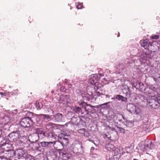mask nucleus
Returning a JSON list of instances; mask_svg holds the SVG:
<instances>
[{
    "label": "nucleus",
    "mask_w": 160,
    "mask_h": 160,
    "mask_svg": "<svg viewBox=\"0 0 160 160\" xmlns=\"http://www.w3.org/2000/svg\"><path fill=\"white\" fill-rule=\"evenodd\" d=\"M138 97L141 100H143L144 102L145 101L144 100H145L147 105L153 109H157L160 106V96L158 97L156 99L151 98V97H148L146 99L141 95H138Z\"/></svg>",
    "instance_id": "obj_1"
},
{
    "label": "nucleus",
    "mask_w": 160,
    "mask_h": 160,
    "mask_svg": "<svg viewBox=\"0 0 160 160\" xmlns=\"http://www.w3.org/2000/svg\"><path fill=\"white\" fill-rule=\"evenodd\" d=\"M152 57V52L149 54L144 53L143 54L139 59L134 60V62L135 65L138 67L140 66L143 63L146 64L147 65H149L150 64L149 59H151Z\"/></svg>",
    "instance_id": "obj_2"
},
{
    "label": "nucleus",
    "mask_w": 160,
    "mask_h": 160,
    "mask_svg": "<svg viewBox=\"0 0 160 160\" xmlns=\"http://www.w3.org/2000/svg\"><path fill=\"white\" fill-rule=\"evenodd\" d=\"M16 110L14 111L9 110L6 111L4 113V116L1 118V120H2V122L6 124L14 118L16 116Z\"/></svg>",
    "instance_id": "obj_3"
},
{
    "label": "nucleus",
    "mask_w": 160,
    "mask_h": 160,
    "mask_svg": "<svg viewBox=\"0 0 160 160\" xmlns=\"http://www.w3.org/2000/svg\"><path fill=\"white\" fill-rule=\"evenodd\" d=\"M128 110L131 113L134 114H138L141 112V109L134 105L130 103L129 104L127 107Z\"/></svg>",
    "instance_id": "obj_4"
},
{
    "label": "nucleus",
    "mask_w": 160,
    "mask_h": 160,
    "mask_svg": "<svg viewBox=\"0 0 160 160\" xmlns=\"http://www.w3.org/2000/svg\"><path fill=\"white\" fill-rule=\"evenodd\" d=\"M12 145L9 141L4 140L0 143V150L2 149L5 151L11 150Z\"/></svg>",
    "instance_id": "obj_5"
},
{
    "label": "nucleus",
    "mask_w": 160,
    "mask_h": 160,
    "mask_svg": "<svg viewBox=\"0 0 160 160\" xmlns=\"http://www.w3.org/2000/svg\"><path fill=\"white\" fill-rule=\"evenodd\" d=\"M20 124L24 128L29 127L32 125V121L30 118L26 117L21 120Z\"/></svg>",
    "instance_id": "obj_6"
},
{
    "label": "nucleus",
    "mask_w": 160,
    "mask_h": 160,
    "mask_svg": "<svg viewBox=\"0 0 160 160\" xmlns=\"http://www.w3.org/2000/svg\"><path fill=\"white\" fill-rule=\"evenodd\" d=\"M73 152L77 155L82 154L83 151L82 144L80 143H75L73 148Z\"/></svg>",
    "instance_id": "obj_7"
},
{
    "label": "nucleus",
    "mask_w": 160,
    "mask_h": 160,
    "mask_svg": "<svg viewBox=\"0 0 160 160\" xmlns=\"http://www.w3.org/2000/svg\"><path fill=\"white\" fill-rule=\"evenodd\" d=\"M4 154L2 156H0V158L10 159L14 156V152L12 150L4 151Z\"/></svg>",
    "instance_id": "obj_8"
},
{
    "label": "nucleus",
    "mask_w": 160,
    "mask_h": 160,
    "mask_svg": "<svg viewBox=\"0 0 160 160\" xmlns=\"http://www.w3.org/2000/svg\"><path fill=\"white\" fill-rule=\"evenodd\" d=\"M20 136L19 131L12 132L9 135V140L11 142H15L18 139H19Z\"/></svg>",
    "instance_id": "obj_9"
},
{
    "label": "nucleus",
    "mask_w": 160,
    "mask_h": 160,
    "mask_svg": "<svg viewBox=\"0 0 160 160\" xmlns=\"http://www.w3.org/2000/svg\"><path fill=\"white\" fill-rule=\"evenodd\" d=\"M123 150L120 148L115 149L114 151L113 159L115 160H118L123 153Z\"/></svg>",
    "instance_id": "obj_10"
},
{
    "label": "nucleus",
    "mask_w": 160,
    "mask_h": 160,
    "mask_svg": "<svg viewBox=\"0 0 160 160\" xmlns=\"http://www.w3.org/2000/svg\"><path fill=\"white\" fill-rule=\"evenodd\" d=\"M144 93L147 95H150L149 97H154V96L157 94V92L155 91L154 89L150 88H147L144 89Z\"/></svg>",
    "instance_id": "obj_11"
},
{
    "label": "nucleus",
    "mask_w": 160,
    "mask_h": 160,
    "mask_svg": "<svg viewBox=\"0 0 160 160\" xmlns=\"http://www.w3.org/2000/svg\"><path fill=\"white\" fill-rule=\"evenodd\" d=\"M138 149H140L143 152H147L148 151V144L147 141H145L144 143L141 142L138 144L137 148Z\"/></svg>",
    "instance_id": "obj_12"
},
{
    "label": "nucleus",
    "mask_w": 160,
    "mask_h": 160,
    "mask_svg": "<svg viewBox=\"0 0 160 160\" xmlns=\"http://www.w3.org/2000/svg\"><path fill=\"white\" fill-rule=\"evenodd\" d=\"M141 46L145 49L149 50L152 46V43L148 41V40L146 39L141 41Z\"/></svg>",
    "instance_id": "obj_13"
},
{
    "label": "nucleus",
    "mask_w": 160,
    "mask_h": 160,
    "mask_svg": "<svg viewBox=\"0 0 160 160\" xmlns=\"http://www.w3.org/2000/svg\"><path fill=\"white\" fill-rule=\"evenodd\" d=\"M15 153L18 157L19 159L22 157L24 158L27 154V152H25L21 149L17 150L15 152Z\"/></svg>",
    "instance_id": "obj_14"
},
{
    "label": "nucleus",
    "mask_w": 160,
    "mask_h": 160,
    "mask_svg": "<svg viewBox=\"0 0 160 160\" xmlns=\"http://www.w3.org/2000/svg\"><path fill=\"white\" fill-rule=\"evenodd\" d=\"M97 74H92L89 79V82L92 85L96 84L97 82L98 78Z\"/></svg>",
    "instance_id": "obj_15"
},
{
    "label": "nucleus",
    "mask_w": 160,
    "mask_h": 160,
    "mask_svg": "<svg viewBox=\"0 0 160 160\" xmlns=\"http://www.w3.org/2000/svg\"><path fill=\"white\" fill-rule=\"evenodd\" d=\"M61 139L62 141H56L57 142H59L60 143V144H57V146H59L58 147H57V148H60L61 146L63 147L65 145H66L68 143L69 140L67 138H61Z\"/></svg>",
    "instance_id": "obj_16"
},
{
    "label": "nucleus",
    "mask_w": 160,
    "mask_h": 160,
    "mask_svg": "<svg viewBox=\"0 0 160 160\" xmlns=\"http://www.w3.org/2000/svg\"><path fill=\"white\" fill-rule=\"evenodd\" d=\"M62 115L60 113L54 115L52 118V120L55 122H60L62 121Z\"/></svg>",
    "instance_id": "obj_17"
},
{
    "label": "nucleus",
    "mask_w": 160,
    "mask_h": 160,
    "mask_svg": "<svg viewBox=\"0 0 160 160\" xmlns=\"http://www.w3.org/2000/svg\"><path fill=\"white\" fill-rule=\"evenodd\" d=\"M26 137L24 136L20 137L19 139L17 140L16 143L19 146L23 145V144L25 143V139Z\"/></svg>",
    "instance_id": "obj_18"
},
{
    "label": "nucleus",
    "mask_w": 160,
    "mask_h": 160,
    "mask_svg": "<svg viewBox=\"0 0 160 160\" xmlns=\"http://www.w3.org/2000/svg\"><path fill=\"white\" fill-rule=\"evenodd\" d=\"M28 139L29 141L32 142H34L37 141L38 138L37 132L29 135L28 137Z\"/></svg>",
    "instance_id": "obj_19"
},
{
    "label": "nucleus",
    "mask_w": 160,
    "mask_h": 160,
    "mask_svg": "<svg viewBox=\"0 0 160 160\" xmlns=\"http://www.w3.org/2000/svg\"><path fill=\"white\" fill-rule=\"evenodd\" d=\"M125 84L122 85V87L123 88V89L126 92H125V93L126 94V96L128 98L130 97V89L129 88V87L127 85V84L124 85Z\"/></svg>",
    "instance_id": "obj_20"
},
{
    "label": "nucleus",
    "mask_w": 160,
    "mask_h": 160,
    "mask_svg": "<svg viewBox=\"0 0 160 160\" xmlns=\"http://www.w3.org/2000/svg\"><path fill=\"white\" fill-rule=\"evenodd\" d=\"M132 87H133L136 88L137 89H140V90L141 91H144V89H145L144 88V84L141 82H137L136 86L134 85V84L132 83Z\"/></svg>",
    "instance_id": "obj_21"
},
{
    "label": "nucleus",
    "mask_w": 160,
    "mask_h": 160,
    "mask_svg": "<svg viewBox=\"0 0 160 160\" xmlns=\"http://www.w3.org/2000/svg\"><path fill=\"white\" fill-rule=\"evenodd\" d=\"M38 134V140L39 138H42L44 137L45 136V133L41 129H37V132Z\"/></svg>",
    "instance_id": "obj_22"
},
{
    "label": "nucleus",
    "mask_w": 160,
    "mask_h": 160,
    "mask_svg": "<svg viewBox=\"0 0 160 160\" xmlns=\"http://www.w3.org/2000/svg\"><path fill=\"white\" fill-rule=\"evenodd\" d=\"M114 97L118 100L122 102H126L127 99L126 98L120 95H114Z\"/></svg>",
    "instance_id": "obj_23"
},
{
    "label": "nucleus",
    "mask_w": 160,
    "mask_h": 160,
    "mask_svg": "<svg viewBox=\"0 0 160 160\" xmlns=\"http://www.w3.org/2000/svg\"><path fill=\"white\" fill-rule=\"evenodd\" d=\"M69 97L68 95H65L61 98V99L60 100V103L63 104H67L68 102Z\"/></svg>",
    "instance_id": "obj_24"
},
{
    "label": "nucleus",
    "mask_w": 160,
    "mask_h": 160,
    "mask_svg": "<svg viewBox=\"0 0 160 160\" xmlns=\"http://www.w3.org/2000/svg\"><path fill=\"white\" fill-rule=\"evenodd\" d=\"M55 124L52 123H48L46 125V129L48 130L51 131L54 127Z\"/></svg>",
    "instance_id": "obj_25"
},
{
    "label": "nucleus",
    "mask_w": 160,
    "mask_h": 160,
    "mask_svg": "<svg viewBox=\"0 0 160 160\" xmlns=\"http://www.w3.org/2000/svg\"><path fill=\"white\" fill-rule=\"evenodd\" d=\"M62 160H68L71 157V155L67 153L62 152Z\"/></svg>",
    "instance_id": "obj_26"
},
{
    "label": "nucleus",
    "mask_w": 160,
    "mask_h": 160,
    "mask_svg": "<svg viewBox=\"0 0 160 160\" xmlns=\"http://www.w3.org/2000/svg\"><path fill=\"white\" fill-rule=\"evenodd\" d=\"M47 147H49L51 145H53L54 147V145H57V144H60L59 142H57L56 141L54 142H47Z\"/></svg>",
    "instance_id": "obj_27"
},
{
    "label": "nucleus",
    "mask_w": 160,
    "mask_h": 160,
    "mask_svg": "<svg viewBox=\"0 0 160 160\" xmlns=\"http://www.w3.org/2000/svg\"><path fill=\"white\" fill-rule=\"evenodd\" d=\"M41 117L44 119V120L49 121L51 120V118L50 116L45 114L40 115Z\"/></svg>",
    "instance_id": "obj_28"
},
{
    "label": "nucleus",
    "mask_w": 160,
    "mask_h": 160,
    "mask_svg": "<svg viewBox=\"0 0 160 160\" xmlns=\"http://www.w3.org/2000/svg\"><path fill=\"white\" fill-rule=\"evenodd\" d=\"M107 148L108 150H113L115 148V146L112 144L109 143L107 145Z\"/></svg>",
    "instance_id": "obj_29"
},
{
    "label": "nucleus",
    "mask_w": 160,
    "mask_h": 160,
    "mask_svg": "<svg viewBox=\"0 0 160 160\" xmlns=\"http://www.w3.org/2000/svg\"><path fill=\"white\" fill-rule=\"evenodd\" d=\"M24 158H25V160H34L32 156L28 153Z\"/></svg>",
    "instance_id": "obj_30"
},
{
    "label": "nucleus",
    "mask_w": 160,
    "mask_h": 160,
    "mask_svg": "<svg viewBox=\"0 0 160 160\" xmlns=\"http://www.w3.org/2000/svg\"><path fill=\"white\" fill-rule=\"evenodd\" d=\"M46 135L49 138H55V136L54 135H53V134L51 132H49V133H47V134Z\"/></svg>",
    "instance_id": "obj_31"
},
{
    "label": "nucleus",
    "mask_w": 160,
    "mask_h": 160,
    "mask_svg": "<svg viewBox=\"0 0 160 160\" xmlns=\"http://www.w3.org/2000/svg\"><path fill=\"white\" fill-rule=\"evenodd\" d=\"M153 79L157 83H160V76H159L158 77H153Z\"/></svg>",
    "instance_id": "obj_32"
},
{
    "label": "nucleus",
    "mask_w": 160,
    "mask_h": 160,
    "mask_svg": "<svg viewBox=\"0 0 160 160\" xmlns=\"http://www.w3.org/2000/svg\"><path fill=\"white\" fill-rule=\"evenodd\" d=\"M74 110L76 113H80L82 111L81 109L78 107H75L74 108Z\"/></svg>",
    "instance_id": "obj_33"
},
{
    "label": "nucleus",
    "mask_w": 160,
    "mask_h": 160,
    "mask_svg": "<svg viewBox=\"0 0 160 160\" xmlns=\"http://www.w3.org/2000/svg\"><path fill=\"white\" fill-rule=\"evenodd\" d=\"M36 106L37 109H40L42 107V105L41 103L39 102H36Z\"/></svg>",
    "instance_id": "obj_34"
},
{
    "label": "nucleus",
    "mask_w": 160,
    "mask_h": 160,
    "mask_svg": "<svg viewBox=\"0 0 160 160\" xmlns=\"http://www.w3.org/2000/svg\"><path fill=\"white\" fill-rule=\"evenodd\" d=\"M149 144L148 142V151H149L150 149H152L154 147V145L152 143V142L149 141Z\"/></svg>",
    "instance_id": "obj_35"
},
{
    "label": "nucleus",
    "mask_w": 160,
    "mask_h": 160,
    "mask_svg": "<svg viewBox=\"0 0 160 160\" xmlns=\"http://www.w3.org/2000/svg\"><path fill=\"white\" fill-rule=\"evenodd\" d=\"M85 131H86V129L84 128H82V129L78 130V132L80 133L83 134L84 133V132H85Z\"/></svg>",
    "instance_id": "obj_36"
},
{
    "label": "nucleus",
    "mask_w": 160,
    "mask_h": 160,
    "mask_svg": "<svg viewBox=\"0 0 160 160\" xmlns=\"http://www.w3.org/2000/svg\"><path fill=\"white\" fill-rule=\"evenodd\" d=\"M151 38L153 39H156L159 38V36L158 35H153L151 36Z\"/></svg>",
    "instance_id": "obj_37"
},
{
    "label": "nucleus",
    "mask_w": 160,
    "mask_h": 160,
    "mask_svg": "<svg viewBox=\"0 0 160 160\" xmlns=\"http://www.w3.org/2000/svg\"><path fill=\"white\" fill-rule=\"evenodd\" d=\"M18 90L17 89L14 90L13 92H12L11 95H14L18 94Z\"/></svg>",
    "instance_id": "obj_38"
},
{
    "label": "nucleus",
    "mask_w": 160,
    "mask_h": 160,
    "mask_svg": "<svg viewBox=\"0 0 160 160\" xmlns=\"http://www.w3.org/2000/svg\"><path fill=\"white\" fill-rule=\"evenodd\" d=\"M127 124L128 125V126H129L130 127H132L133 125V122L132 121H128Z\"/></svg>",
    "instance_id": "obj_39"
},
{
    "label": "nucleus",
    "mask_w": 160,
    "mask_h": 160,
    "mask_svg": "<svg viewBox=\"0 0 160 160\" xmlns=\"http://www.w3.org/2000/svg\"><path fill=\"white\" fill-rule=\"evenodd\" d=\"M47 142H41V145L42 147H47Z\"/></svg>",
    "instance_id": "obj_40"
},
{
    "label": "nucleus",
    "mask_w": 160,
    "mask_h": 160,
    "mask_svg": "<svg viewBox=\"0 0 160 160\" xmlns=\"http://www.w3.org/2000/svg\"><path fill=\"white\" fill-rule=\"evenodd\" d=\"M82 6V4L80 3H79L77 6V8L78 9H81Z\"/></svg>",
    "instance_id": "obj_41"
},
{
    "label": "nucleus",
    "mask_w": 160,
    "mask_h": 160,
    "mask_svg": "<svg viewBox=\"0 0 160 160\" xmlns=\"http://www.w3.org/2000/svg\"><path fill=\"white\" fill-rule=\"evenodd\" d=\"M157 157L158 159L160 160V149L158 150V151L157 153Z\"/></svg>",
    "instance_id": "obj_42"
},
{
    "label": "nucleus",
    "mask_w": 160,
    "mask_h": 160,
    "mask_svg": "<svg viewBox=\"0 0 160 160\" xmlns=\"http://www.w3.org/2000/svg\"><path fill=\"white\" fill-rule=\"evenodd\" d=\"M119 131L122 133H124L125 132V129L122 128H119Z\"/></svg>",
    "instance_id": "obj_43"
},
{
    "label": "nucleus",
    "mask_w": 160,
    "mask_h": 160,
    "mask_svg": "<svg viewBox=\"0 0 160 160\" xmlns=\"http://www.w3.org/2000/svg\"><path fill=\"white\" fill-rule=\"evenodd\" d=\"M83 135L84 136L86 137H88V132L85 131V132L84 133Z\"/></svg>",
    "instance_id": "obj_44"
},
{
    "label": "nucleus",
    "mask_w": 160,
    "mask_h": 160,
    "mask_svg": "<svg viewBox=\"0 0 160 160\" xmlns=\"http://www.w3.org/2000/svg\"><path fill=\"white\" fill-rule=\"evenodd\" d=\"M108 128L110 129L111 131H114L115 130V129L113 128H112L110 127V126H108Z\"/></svg>",
    "instance_id": "obj_45"
},
{
    "label": "nucleus",
    "mask_w": 160,
    "mask_h": 160,
    "mask_svg": "<svg viewBox=\"0 0 160 160\" xmlns=\"http://www.w3.org/2000/svg\"><path fill=\"white\" fill-rule=\"evenodd\" d=\"M109 102H106V103H104L103 104H101L100 105V106H104V105L107 106Z\"/></svg>",
    "instance_id": "obj_46"
},
{
    "label": "nucleus",
    "mask_w": 160,
    "mask_h": 160,
    "mask_svg": "<svg viewBox=\"0 0 160 160\" xmlns=\"http://www.w3.org/2000/svg\"><path fill=\"white\" fill-rule=\"evenodd\" d=\"M7 96H10L11 95L12 92H7Z\"/></svg>",
    "instance_id": "obj_47"
},
{
    "label": "nucleus",
    "mask_w": 160,
    "mask_h": 160,
    "mask_svg": "<svg viewBox=\"0 0 160 160\" xmlns=\"http://www.w3.org/2000/svg\"><path fill=\"white\" fill-rule=\"evenodd\" d=\"M120 116H121L122 117V118L123 119H124V120H126L125 118L123 116V115H122L120 114Z\"/></svg>",
    "instance_id": "obj_48"
},
{
    "label": "nucleus",
    "mask_w": 160,
    "mask_h": 160,
    "mask_svg": "<svg viewBox=\"0 0 160 160\" xmlns=\"http://www.w3.org/2000/svg\"><path fill=\"white\" fill-rule=\"evenodd\" d=\"M99 75L100 77H102V76H104V73H102V74H101V73H99Z\"/></svg>",
    "instance_id": "obj_49"
},
{
    "label": "nucleus",
    "mask_w": 160,
    "mask_h": 160,
    "mask_svg": "<svg viewBox=\"0 0 160 160\" xmlns=\"http://www.w3.org/2000/svg\"><path fill=\"white\" fill-rule=\"evenodd\" d=\"M3 96H7V92H5L3 93Z\"/></svg>",
    "instance_id": "obj_50"
},
{
    "label": "nucleus",
    "mask_w": 160,
    "mask_h": 160,
    "mask_svg": "<svg viewBox=\"0 0 160 160\" xmlns=\"http://www.w3.org/2000/svg\"><path fill=\"white\" fill-rule=\"evenodd\" d=\"M36 150L37 151H40V150L39 149V147L38 148L37 147L36 148Z\"/></svg>",
    "instance_id": "obj_51"
},
{
    "label": "nucleus",
    "mask_w": 160,
    "mask_h": 160,
    "mask_svg": "<svg viewBox=\"0 0 160 160\" xmlns=\"http://www.w3.org/2000/svg\"><path fill=\"white\" fill-rule=\"evenodd\" d=\"M125 83H127V84H128V83H130V81H128H128H125Z\"/></svg>",
    "instance_id": "obj_52"
},
{
    "label": "nucleus",
    "mask_w": 160,
    "mask_h": 160,
    "mask_svg": "<svg viewBox=\"0 0 160 160\" xmlns=\"http://www.w3.org/2000/svg\"><path fill=\"white\" fill-rule=\"evenodd\" d=\"M3 92H0V94L1 95L2 97L3 96Z\"/></svg>",
    "instance_id": "obj_53"
},
{
    "label": "nucleus",
    "mask_w": 160,
    "mask_h": 160,
    "mask_svg": "<svg viewBox=\"0 0 160 160\" xmlns=\"http://www.w3.org/2000/svg\"><path fill=\"white\" fill-rule=\"evenodd\" d=\"M2 134V131L0 129V138L1 137V136Z\"/></svg>",
    "instance_id": "obj_54"
},
{
    "label": "nucleus",
    "mask_w": 160,
    "mask_h": 160,
    "mask_svg": "<svg viewBox=\"0 0 160 160\" xmlns=\"http://www.w3.org/2000/svg\"><path fill=\"white\" fill-rule=\"evenodd\" d=\"M106 98H110V96L108 95H106Z\"/></svg>",
    "instance_id": "obj_55"
},
{
    "label": "nucleus",
    "mask_w": 160,
    "mask_h": 160,
    "mask_svg": "<svg viewBox=\"0 0 160 160\" xmlns=\"http://www.w3.org/2000/svg\"><path fill=\"white\" fill-rule=\"evenodd\" d=\"M121 66V65L120 64L118 66V67H119V68L118 69H121L122 68H121L120 67V66Z\"/></svg>",
    "instance_id": "obj_56"
},
{
    "label": "nucleus",
    "mask_w": 160,
    "mask_h": 160,
    "mask_svg": "<svg viewBox=\"0 0 160 160\" xmlns=\"http://www.w3.org/2000/svg\"><path fill=\"white\" fill-rule=\"evenodd\" d=\"M115 98L114 97V98H112L111 99L112 100H113V99H114Z\"/></svg>",
    "instance_id": "obj_57"
},
{
    "label": "nucleus",
    "mask_w": 160,
    "mask_h": 160,
    "mask_svg": "<svg viewBox=\"0 0 160 160\" xmlns=\"http://www.w3.org/2000/svg\"><path fill=\"white\" fill-rule=\"evenodd\" d=\"M71 84L69 85V88L71 87Z\"/></svg>",
    "instance_id": "obj_58"
},
{
    "label": "nucleus",
    "mask_w": 160,
    "mask_h": 160,
    "mask_svg": "<svg viewBox=\"0 0 160 160\" xmlns=\"http://www.w3.org/2000/svg\"><path fill=\"white\" fill-rule=\"evenodd\" d=\"M133 160H138V159H135H135H133Z\"/></svg>",
    "instance_id": "obj_59"
},
{
    "label": "nucleus",
    "mask_w": 160,
    "mask_h": 160,
    "mask_svg": "<svg viewBox=\"0 0 160 160\" xmlns=\"http://www.w3.org/2000/svg\"><path fill=\"white\" fill-rule=\"evenodd\" d=\"M91 149H94V148L93 147H92V148Z\"/></svg>",
    "instance_id": "obj_60"
},
{
    "label": "nucleus",
    "mask_w": 160,
    "mask_h": 160,
    "mask_svg": "<svg viewBox=\"0 0 160 160\" xmlns=\"http://www.w3.org/2000/svg\"><path fill=\"white\" fill-rule=\"evenodd\" d=\"M53 91H52V93H53Z\"/></svg>",
    "instance_id": "obj_61"
},
{
    "label": "nucleus",
    "mask_w": 160,
    "mask_h": 160,
    "mask_svg": "<svg viewBox=\"0 0 160 160\" xmlns=\"http://www.w3.org/2000/svg\"><path fill=\"white\" fill-rule=\"evenodd\" d=\"M119 35H118V37H119Z\"/></svg>",
    "instance_id": "obj_62"
},
{
    "label": "nucleus",
    "mask_w": 160,
    "mask_h": 160,
    "mask_svg": "<svg viewBox=\"0 0 160 160\" xmlns=\"http://www.w3.org/2000/svg\"><path fill=\"white\" fill-rule=\"evenodd\" d=\"M108 160H111V159H109Z\"/></svg>",
    "instance_id": "obj_63"
}]
</instances>
